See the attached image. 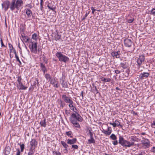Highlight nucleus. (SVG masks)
<instances>
[{
  "label": "nucleus",
  "mask_w": 155,
  "mask_h": 155,
  "mask_svg": "<svg viewBox=\"0 0 155 155\" xmlns=\"http://www.w3.org/2000/svg\"><path fill=\"white\" fill-rule=\"evenodd\" d=\"M124 43L126 47H130L133 44V42L130 39L126 38L124 40Z\"/></svg>",
  "instance_id": "obj_7"
},
{
  "label": "nucleus",
  "mask_w": 155,
  "mask_h": 155,
  "mask_svg": "<svg viewBox=\"0 0 155 155\" xmlns=\"http://www.w3.org/2000/svg\"><path fill=\"white\" fill-rule=\"evenodd\" d=\"M17 87L19 90H25L27 88V87L24 85L22 83L17 84Z\"/></svg>",
  "instance_id": "obj_13"
},
{
  "label": "nucleus",
  "mask_w": 155,
  "mask_h": 155,
  "mask_svg": "<svg viewBox=\"0 0 155 155\" xmlns=\"http://www.w3.org/2000/svg\"><path fill=\"white\" fill-rule=\"evenodd\" d=\"M72 148H74V149H78V147L76 145H72Z\"/></svg>",
  "instance_id": "obj_44"
},
{
  "label": "nucleus",
  "mask_w": 155,
  "mask_h": 155,
  "mask_svg": "<svg viewBox=\"0 0 155 155\" xmlns=\"http://www.w3.org/2000/svg\"><path fill=\"white\" fill-rule=\"evenodd\" d=\"M113 144L114 145H116L117 144H118V142L116 140L115 141H114L113 143Z\"/></svg>",
  "instance_id": "obj_50"
},
{
  "label": "nucleus",
  "mask_w": 155,
  "mask_h": 155,
  "mask_svg": "<svg viewBox=\"0 0 155 155\" xmlns=\"http://www.w3.org/2000/svg\"><path fill=\"white\" fill-rule=\"evenodd\" d=\"M88 15V14L86 13L85 14V17H86Z\"/></svg>",
  "instance_id": "obj_60"
},
{
  "label": "nucleus",
  "mask_w": 155,
  "mask_h": 155,
  "mask_svg": "<svg viewBox=\"0 0 155 155\" xmlns=\"http://www.w3.org/2000/svg\"><path fill=\"white\" fill-rule=\"evenodd\" d=\"M10 148L9 147H7L5 149V153L6 155H8L10 151Z\"/></svg>",
  "instance_id": "obj_28"
},
{
  "label": "nucleus",
  "mask_w": 155,
  "mask_h": 155,
  "mask_svg": "<svg viewBox=\"0 0 155 155\" xmlns=\"http://www.w3.org/2000/svg\"><path fill=\"white\" fill-rule=\"evenodd\" d=\"M14 54H15V58L16 59L17 61H18L19 63L21 65V63L20 60L18 56L17 55L16 51H15Z\"/></svg>",
  "instance_id": "obj_31"
},
{
  "label": "nucleus",
  "mask_w": 155,
  "mask_h": 155,
  "mask_svg": "<svg viewBox=\"0 0 155 155\" xmlns=\"http://www.w3.org/2000/svg\"><path fill=\"white\" fill-rule=\"evenodd\" d=\"M101 79L102 81L105 82H109L111 80V79L110 78H105L103 77L101 78Z\"/></svg>",
  "instance_id": "obj_30"
},
{
  "label": "nucleus",
  "mask_w": 155,
  "mask_h": 155,
  "mask_svg": "<svg viewBox=\"0 0 155 155\" xmlns=\"http://www.w3.org/2000/svg\"><path fill=\"white\" fill-rule=\"evenodd\" d=\"M22 38L21 40L25 43L28 42L29 41V38L28 37L25 35L24 33H22L21 35Z\"/></svg>",
  "instance_id": "obj_14"
},
{
  "label": "nucleus",
  "mask_w": 155,
  "mask_h": 155,
  "mask_svg": "<svg viewBox=\"0 0 155 155\" xmlns=\"http://www.w3.org/2000/svg\"><path fill=\"white\" fill-rule=\"evenodd\" d=\"M83 91H82L81 92V95L82 97V98H83Z\"/></svg>",
  "instance_id": "obj_59"
},
{
  "label": "nucleus",
  "mask_w": 155,
  "mask_h": 155,
  "mask_svg": "<svg viewBox=\"0 0 155 155\" xmlns=\"http://www.w3.org/2000/svg\"><path fill=\"white\" fill-rule=\"evenodd\" d=\"M40 67L42 71L44 73L47 71V69L45 65L43 63H41L40 64Z\"/></svg>",
  "instance_id": "obj_24"
},
{
  "label": "nucleus",
  "mask_w": 155,
  "mask_h": 155,
  "mask_svg": "<svg viewBox=\"0 0 155 155\" xmlns=\"http://www.w3.org/2000/svg\"><path fill=\"white\" fill-rule=\"evenodd\" d=\"M60 82L63 87L67 88L68 87V85L67 82L62 78L60 79Z\"/></svg>",
  "instance_id": "obj_21"
},
{
  "label": "nucleus",
  "mask_w": 155,
  "mask_h": 155,
  "mask_svg": "<svg viewBox=\"0 0 155 155\" xmlns=\"http://www.w3.org/2000/svg\"><path fill=\"white\" fill-rule=\"evenodd\" d=\"M61 102H60V106L61 107H64V106L65 105V104L62 101H60Z\"/></svg>",
  "instance_id": "obj_43"
},
{
  "label": "nucleus",
  "mask_w": 155,
  "mask_h": 155,
  "mask_svg": "<svg viewBox=\"0 0 155 155\" xmlns=\"http://www.w3.org/2000/svg\"><path fill=\"white\" fill-rule=\"evenodd\" d=\"M47 7L49 9L52 10L53 11H54L55 9V8L50 6L49 5H48Z\"/></svg>",
  "instance_id": "obj_41"
},
{
  "label": "nucleus",
  "mask_w": 155,
  "mask_h": 155,
  "mask_svg": "<svg viewBox=\"0 0 155 155\" xmlns=\"http://www.w3.org/2000/svg\"><path fill=\"white\" fill-rule=\"evenodd\" d=\"M149 75V73L147 72H143L141 73L139 75L140 79H143L147 78Z\"/></svg>",
  "instance_id": "obj_17"
},
{
  "label": "nucleus",
  "mask_w": 155,
  "mask_h": 155,
  "mask_svg": "<svg viewBox=\"0 0 155 155\" xmlns=\"http://www.w3.org/2000/svg\"><path fill=\"white\" fill-rule=\"evenodd\" d=\"M141 143L145 147L148 148L150 146V142L149 140L147 139L143 138L141 141Z\"/></svg>",
  "instance_id": "obj_9"
},
{
  "label": "nucleus",
  "mask_w": 155,
  "mask_h": 155,
  "mask_svg": "<svg viewBox=\"0 0 155 155\" xmlns=\"http://www.w3.org/2000/svg\"><path fill=\"white\" fill-rule=\"evenodd\" d=\"M0 41H1V43L2 47H5V45L3 44V41H2V38H1V40H0Z\"/></svg>",
  "instance_id": "obj_47"
},
{
  "label": "nucleus",
  "mask_w": 155,
  "mask_h": 155,
  "mask_svg": "<svg viewBox=\"0 0 155 155\" xmlns=\"http://www.w3.org/2000/svg\"><path fill=\"white\" fill-rule=\"evenodd\" d=\"M43 8V5H40V9L41 10H42Z\"/></svg>",
  "instance_id": "obj_58"
},
{
  "label": "nucleus",
  "mask_w": 155,
  "mask_h": 155,
  "mask_svg": "<svg viewBox=\"0 0 155 155\" xmlns=\"http://www.w3.org/2000/svg\"><path fill=\"white\" fill-rule=\"evenodd\" d=\"M40 124L41 126L43 127H45L46 126V119L44 118L43 120H41L40 123Z\"/></svg>",
  "instance_id": "obj_23"
},
{
  "label": "nucleus",
  "mask_w": 155,
  "mask_h": 155,
  "mask_svg": "<svg viewBox=\"0 0 155 155\" xmlns=\"http://www.w3.org/2000/svg\"><path fill=\"white\" fill-rule=\"evenodd\" d=\"M23 2L21 0H17L15 2L16 8L17 9H18L19 7L21 6L23 4Z\"/></svg>",
  "instance_id": "obj_18"
},
{
  "label": "nucleus",
  "mask_w": 155,
  "mask_h": 155,
  "mask_svg": "<svg viewBox=\"0 0 155 155\" xmlns=\"http://www.w3.org/2000/svg\"><path fill=\"white\" fill-rule=\"evenodd\" d=\"M119 143L124 147H128L134 146L135 145L134 142H130L125 140L123 137L121 136L119 137Z\"/></svg>",
  "instance_id": "obj_2"
},
{
  "label": "nucleus",
  "mask_w": 155,
  "mask_h": 155,
  "mask_svg": "<svg viewBox=\"0 0 155 155\" xmlns=\"http://www.w3.org/2000/svg\"><path fill=\"white\" fill-rule=\"evenodd\" d=\"M151 13L153 15H155V9L153 8L151 10Z\"/></svg>",
  "instance_id": "obj_45"
},
{
  "label": "nucleus",
  "mask_w": 155,
  "mask_h": 155,
  "mask_svg": "<svg viewBox=\"0 0 155 155\" xmlns=\"http://www.w3.org/2000/svg\"><path fill=\"white\" fill-rule=\"evenodd\" d=\"M145 60V57L143 55H141L139 56V58L137 59V62L138 65V66L140 67L143 64Z\"/></svg>",
  "instance_id": "obj_5"
},
{
  "label": "nucleus",
  "mask_w": 155,
  "mask_h": 155,
  "mask_svg": "<svg viewBox=\"0 0 155 155\" xmlns=\"http://www.w3.org/2000/svg\"><path fill=\"white\" fill-rule=\"evenodd\" d=\"M34 149L35 148L30 147L29 151L28 153V155H33L34 153Z\"/></svg>",
  "instance_id": "obj_29"
},
{
  "label": "nucleus",
  "mask_w": 155,
  "mask_h": 155,
  "mask_svg": "<svg viewBox=\"0 0 155 155\" xmlns=\"http://www.w3.org/2000/svg\"><path fill=\"white\" fill-rule=\"evenodd\" d=\"M16 0H12L10 4V8L12 11L14 10L16 8V5L15 4Z\"/></svg>",
  "instance_id": "obj_15"
},
{
  "label": "nucleus",
  "mask_w": 155,
  "mask_h": 155,
  "mask_svg": "<svg viewBox=\"0 0 155 155\" xmlns=\"http://www.w3.org/2000/svg\"><path fill=\"white\" fill-rule=\"evenodd\" d=\"M90 139L88 140V143L89 144H91L95 143V141L93 137H90Z\"/></svg>",
  "instance_id": "obj_33"
},
{
  "label": "nucleus",
  "mask_w": 155,
  "mask_h": 155,
  "mask_svg": "<svg viewBox=\"0 0 155 155\" xmlns=\"http://www.w3.org/2000/svg\"><path fill=\"white\" fill-rule=\"evenodd\" d=\"M116 89L117 90H119V88L118 87H116Z\"/></svg>",
  "instance_id": "obj_62"
},
{
  "label": "nucleus",
  "mask_w": 155,
  "mask_h": 155,
  "mask_svg": "<svg viewBox=\"0 0 155 155\" xmlns=\"http://www.w3.org/2000/svg\"><path fill=\"white\" fill-rule=\"evenodd\" d=\"M111 128L110 127H108L107 128V130H103L102 132L106 135H109L111 133Z\"/></svg>",
  "instance_id": "obj_19"
},
{
  "label": "nucleus",
  "mask_w": 155,
  "mask_h": 155,
  "mask_svg": "<svg viewBox=\"0 0 155 155\" xmlns=\"http://www.w3.org/2000/svg\"><path fill=\"white\" fill-rule=\"evenodd\" d=\"M10 2L8 0L4 1L2 4V8H4L5 11H7Z\"/></svg>",
  "instance_id": "obj_8"
},
{
  "label": "nucleus",
  "mask_w": 155,
  "mask_h": 155,
  "mask_svg": "<svg viewBox=\"0 0 155 155\" xmlns=\"http://www.w3.org/2000/svg\"><path fill=\"white\" fill-rule=\"evenodd\" d=\"M110 137V138H111L112 140H116L117 139V137L115 135V134H112L111 136Z\"/></svg>",
  "instance_id": "obj_37"
},
{
  "label": "nucleus",
  "mask_w": 155,
  "mask_h": 155,
  "mask_svg": "<svg viewBox=\"0 0 155 155\" xmlns=\"http://www.w3.org/2000/svg\"><path fill=\"white\" fill-rule=\"evenodd\" d=\"M30 89H31V88H29V90H30Z\"/></svg>",
  "instance_id": "obj_64"
},
{
  "label": "nucleus",
  "mask_w": 155,
  "mask_h": 155,
  "mask_svg": "<svg viewBox=\"0 0 155 155\" xmlns=\"http://www.w3.org/2000/svg\"><path fill=\"white\" fill-rule=\"evenodd\" d=\"M61 97L63 100L66 103L69 104L73 101L71 97H68L66 95H62L61 96Z\"/></svg>",
  "instance_id": "obj_6"
},
{
  "label": "nucleus",
  "mask_w": 155,
  "mask_h": 155,
  "mask_svg": "<svg viewBox=\"0 0 155 155\" xmlns=\"http://www.w3.org/2000/svg\"><path fill=\"white\" fill-rule=\"evenodd\" d=\"M151 150L152 152L155 153V147H153L151 149Z\"/></svg>",
  "instance_id": "obj_52"
},
{
  "label": "nucleus",
  "mask_w": 155,
  "mask_h": 155,
  "mask_svg": "<svg viewBox=\"0 0 155 155\" xmlns=\"http://www.w3.org/2000/svg\"><path fill=\"white\" fill-rule=\"evenodd\" d=\"M77 141V139L76 138L72 139H68L67 140V143L69 144H72L75 143Z\"/></svg>",
  "instance_id": "obj_22"
},
{
  "label": "nucleus",
  "mask_w": 155,
  "mask_h": 155,
  "mask_svg": "<svg viewBox=\"0 0 155 155\" xmlns=\"http://www.w3.org/2000/svg\"><path fill=\"white\" fill-rule=\"evenodd\" d=\"M55 55L60 62L67 63L69 61V58L62 54L61 52H57Z\"/></svg>",
  "instance_id": "obj_3"
},
{
  "label": "nucleus",
  "mask_w": 155,
  "mask_h": 155,
  "mask_svg": "<svg viewBox=\"0 0 155 155\" xmlns=\"http://www.w3.org/2000/svg\"><path fill=\"white\" fill-rule=\"evenodd\" d=\"M91 10H92V13L93 14H94V12L96 10V9H95L93 7H91Z\"/></svg>",
  "instance_id": "obj_46"
},
{
  "label": "nucleus",
  "mask_w": 155,
  "mask_h": 155,
  "mask_svg": "<svg viewBox=\"0 0 155 155\" xmlns=\"http://www.w3.org/2000/svg\"><path fill=\"white\" fill-rule=\"evenodd\" d=\"M8 46L9 48V50L10 51V52L11 51V52H12V51H13L14 52H15V49H14L12 46V45L10 43L8 44Z\"/></svg>",
  "instance_id": "obj_27"
},
{
  "label": "nucleus",
  "mask_w": 155,
  "mask_h": 155,
  "mask_svg": "<svg viewBox=\"0 0 155 155\" xmlns=\"http://www.w3.org/2000/svg\"><path fill=\"white\" fill-rule=\"evenodd\" d=\"M20 151L19 149H18L16 153V155H20Z\"/></svg>",
  "instance_id": "obj_51"
},
{
  "label": "nucleus",
  "mask_w": 155,
  "mask_h": 155,
  "mask_svg": "<svg viewBox=\"0 0 155 155\" xmlns=\"http://www.w3.org/2000/svg\"><path fill=\"white\" fill-rule=\"evenodd\" d=\"M32 38L35 41L37 40L38 39L37 35L36 33H34L32 35Z\"/></svg>",
  "instance_id": "obj_36"
},
{
  "label": "nucleus",
  "mask_w": 155,
  "mask_h": 155,
  "mask_svg": "<svg viewBox=\"0 0 155 155\" xmlns=\"http://www.w3.org/2000/svg\"><path fill=\"white\" fill-rule=\"evenodd\" d=\"M50 84L53 85V86L54 87L58 88L59 87L58 82L55 79H52L50 81Z\"/></svg>",
  "instance_id": "obj_11"
},
{
  "label": "nucleus",
  "mask_w": 155,
  "mask_h": 155,
  "mask_svg": "<svg viewBox=\"0 0 155 155\" xmlns=\"http://www.w3.org/2000/svg\"><path fill=\"white\" fill-rule=\"evenodd\" d=\"M26 6L28 7L29 8H30V9H31L32 8V6L30 4H28V5H26Z\"/></svg>",
  "instance_id": "obj_49"
},
{
  "label": "nucleus",
  "mask_w": 155,
  "mask_h": 155,
  "mask_svg": "<svg viewBox=\"0 0 155 155\" xmlns=\"http://www.w3.org/2000/svg\"><path fill=\"white\" fill-rule=\"evenodd\" d=\"M37 83H38V81L37 80Z\"/></svg>",
  "instance_id": "obj_63"
},
{
  "label": "nucleus",
  "mask_w": 155,
  "mask_h": 155,
  "mask_svg": "<svg viewBox=\"0 0 155 155\" xmlns=\"http://www.w3.org/2000/svg\"><path fill=\"white\" fill-rule=\"evenodd\" d=\"M73 102L72 101L69 104L68 106L71 110L76 113V114H77V113H78L76 111L77 110V109L74 106H73Z\"/></svg>",
  "instance_id": "obj_16"
},
{
  "label": "nucleus",
  "mask_w": 155,
  "mask_h": 155,
  "mask_svg": "<svg viewBox=\"0 0 155 155\" xmlns=\"http://www.w3.org/2000/svg\"><path fill=\"white\" fill-rule=\"evenodd\" d=\"M120 51H113L111 53V54L112 56L116 58H120Z\"/></svg>",
  "instance_id": "obj_12"
},
{
  "label": "nucleus",
  "mask_w": 155,
  "mask_h": 155,
  "mask_svg": "<svg viewBox=\"0 0 155 155\" xmlns=\"http://www.w3.org/2000/svg\"><path fill=\"white\" fill-rule=\"evenodd\" d=\"M18 145H19L20 146V148H21V152H22L23 151L25 145L24 144H20L19 143H18Z\"/></svg>",
  "instance_id": "obj_38"
},
{
  "label": "nucleus",
  "mask_w": 155,
  "mask_h": 155,
  "mask_svg": "<svg viewBox=\"0 0 155 155\" xmlns=\"http://www.w3.org/2000/svg\"><path fill=\"white\" fill-rule=\"evenodd\" d=\"M54 37L56 40H59L61 37V36L58 35V33H57L54 36Z\"/></svg>",
  "instance_id": "obj_34"
},
{
  "label": "nucleus",
  "mask_w": 155,
  "mask_h": 155,
  "mask_svg": "<svg viewBox=\"0 0 155 155\" xmlns=\"http://www.w3.org/2000/svg\"><path fill=\"white\" fill-rule=\"evenodd\" d=\"M120 65H121V66L123 68H125L124 67V63H120Z\"/></svg>",
  "instance_id": "obj_55"
},
{
  "label": "nucleus",
  "mask_w": 155,
  "mask_h": 155,
  "mask_svg": "<svg viewBox=\"0 0 155 155\" xmlns=\"http://www.w3.org/2000/svg\"><path fill=\"white\" fill-rule=\"evenodd\" d=\"M69 120L75 127L78 128H80V125L78 122V121L81 122L83 120V118L78 113H77V114L74 113H72L69 118Z\"/></svg>",
  "instance_id": "obj_1"
},
{
  "label": "nucleus",
  "mask_w": 155,
  "mask_h": 155,
  "mask_svg": "<svg viewBox=\"0 0 155 155\" xmlns=\"http://www.w3.org/2000/svg\"><path fill=\"white\" fill-rule=\"evenodd\" d=\"M115 72L116 74H118L120 73V71L117 70H115Z\"/></svg>",
  "instance_id": "obj_54"
},
{
  "label": "nucleus",
  "mask_w": 155,
  "mask_h": 155,
  "mask_svg": "<svg viewBox=\"0 0 155 155\" xmlns=\"http://www.w3.org/2000/svg\"><path fill=\"white\" fill-rule=\"evenodd\" d=\"M88 130L89 131V134L90 135V137H93V134L91 131H92L91 129V128L88 129Z\"/></svg>",
  "instance_id": "obj_42"
},
{
  "label": "nucleus",
  "mask_w": 155,
  "mask_h": 155,
  "mask_svg": "<svg viewBox=\"0 0 155 155\" xmlns=\"http://www.w3.org/2000/svg\"><path fill=\"white\" fill-rule=\"evenodd\" d=\"M54 154H56V155H61V153L59 151H54L53 152Z\"/></svg>",
  "instance_id": "obj_40"
},
{
  "label": "nucleus",
  "mask_w": 155,
  "mask_h": 155,
  "mask_svg": "<svg viewBox=\"0 0 155 155\" xmlns=\"http://www.w3.org/2000/svg\"><path fill=\"white\" fill-rule=\"evenodd\" d=\"M65 134L68 137H69L71 138L72 137L73 134L71 131H69L68 132H66Z\"/></svg>",
  "instance_id": "obj_32"
},
{
  "label": "nucleus",
  "mask_w": 155,
  "mask_h": 155,
  "mask_svg": "<svg viewBox=\"0 0 155 155\" xmlns=\"http://www.w3.org/2000/svg\"><path fill=\"white\" fill-rule=\"evenodd\" d=\"M31 45H29L30 49L31 52L36 54L37 52V42H33L32 41L30 42Z\"/></svg>",
  "instance_id": "obj_4"
},
{
  "label": "nucleus",
  "mask_w": 155,
  "mask_h": 155,
  "mask_svg": "<svg viewBox=\"0 0 155 155\" xmlns=\"http://www.w3.org/2000/svg\"><path fill=\"white\" fill-rule=\"evenodd\" d=\"M109 124L110 125H112L114 127L117 126L119 127L122 128L123 127L122 125H120V123L117 120H115L113 123L110 122Z\"/></svg>",
  "instance_id": "obj_10"
},
{
  "label": "nucleus",
  "mask_w": 155,
  "mask_h": 155,
  "mask_svg": "<svg viewBox=\"0 0 155 155\" xmlns=\"http://www.w3.org/2000/svg\"><path fill=\"white\" fill-rule=\"evenodd\" d=\"M26 13L28 18L30 17L32 14L31 11L30 10L28 9L26 10Z\"/></svg>",
  "instance_id": "obj_25"
},
{
  "label": "nucleus",
  "mask_w": 155,
  "mask_h": 155,
  "mask_svg": "<svg viewBox=\"0 0 155 155\" xmlns=\"http://www.w3.org/2000/svg\"><path fill=\"white\" fill-rule=\"evenodd\" d=\"M131 140L133 141H136L135 138L134 137H131Z\"/></svg>",
  "instance_id": "obj_53"
},
{
  "label": "nucleus",
  "mask_w": 155,
  "mask_h": 155,
  "mask_svg": "<svg viewBox=\"0 0 155 155\" xmlns=\"http://www.w3.org/2000/svg\"><path fill=\"white\" fill-rule=\"evenodd\" d=\"M37 142L36 140L35 139H33L30 142V145L31 148H35V147L37 145Z\"/></svg>",
  "instance_id": "obj_20"
},
{
  "label": "nucleus",
  "mask_w": 155,
  "mask_h": 155,
  "mask_svg": "<svg viewBox=\"0 0 155 155\" xmlns=\"http://www.w3.org/2000/svg\"><path fill=\"white\" fill-rule=\"evenodd\" d=\"M45 77L47 80L50 81L51 79V77L50 75L48 74H46L45 75Z\"/></svg>",
  "instance_id": "obj_35"
},
{
  "label": "nucleus",
  "mask_w": 155,
  "mask_h": 155,
  "mask_svg": "<svg viewBox=\"0 0 155 155\" xmlns=\"http://www.w3.org/2000/svg\"><path fill=\"white\" fill-rule=\"evenodd\" d=\"M134 21V19L132 18L131 19H128L127 20V21L128 23H131L133 22Z\"/></svg>",
  "instance_id": "obj_48"
},
{
  "label": "nucleus",
  "mask_w": 155,
  "mask_h": 155,
  "mask_svg": "<svg viewBox=\"0 0 155 155\" xmlns=\"http://www.w3.org/2000/svg\"><path fill=\"white\" fill-rule=\"evenodd\" d=\"M141 134L143 135H145V133H143Z\"/></svg>",
  "instance_id": "obj_61"
},
{
  "label": "nucleus",
  "mask_w": 155,
  "mask_h": 155,
  "mask_svg": "<svg viewBox=\"0 0 155 155\" xmlns=\"http://www.w3.org/2000/svg\"><path fill=\"white\" fill-rule=\"evenodd\" d=\"M155 126V120L153 121V123L151 124V126Z\"/></svg>",
  "instance_id": "obj_57"
},
{
  "label": "nucleus",
  "mask_w": 155,
  "mask_h": 155,
  "mask_svg": "<svg viewBox=\"0 0 155 155\" xmlns=\"http://www.w3.org/2000/svg\"><path fill=\"white\" fill-rule=\"evenodd\" d=\"M22 78H21V76H19L17 77V84H19L22 83Z\"/></svg>",
  "instance_id": "obj_39"
},
{
  "label": "nucleus",
  "mask_w": 155,
  "mask_h": 155,
  "mask_svg": "<svg viewBox=\"0 0 155 155\" xmlns=\"http://www.w3.org/2000/svg\"><path fill=\"white\" fill-rule=\"evenodd\" d=\"M43 0H40V5H43Z\"/></svg>",
  "instance_id": "obj_56"
},
{
  "label": "nucleus",
  "mask_w": 155,
  "mask_h": 155,
  "mask_svg": "<svg viewBox=\"0 0 155 155\" xmlns=\"http://www.w3.org/2000/svg\"><path fill=\"white\" fill-rule=\"evenodd\" d=\"M61 144L64 147L65 149L66 150H67V148L68 147V145L64 141H62L61 142Z\"/></svg>",
  "instance_id": "obj_26"
}]
</instances>
